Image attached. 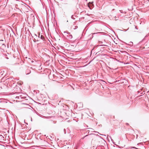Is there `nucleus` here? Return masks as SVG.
Masks as SVG:
<instances>
[{
	"instance_id": "obj_4",
	"label": "nucleus",
	"mask_w": 149,
	"mask_h": 149,
	"mask_svg": "<svg viewBox=\"0 0 149 149\" xmlns=\"http://www.w3.org/2000/svg\"><path fill=\"white\" fill-rule=\"evenodd\" d=\"M38 38H40V34L39 33H38Z\"/></svg>"
},
{
	"instance_id": "obj_2",
	"label": "nucleus",
	"mask_w": 149,
	"mask_h": 149,
	"mask_svg": "<svg viewBox=\"0 0 149 149\" xmlns=\"http://www.w3.org/2000/svg\"><path fill=\"white\" fill-rule=\"evenodd\" d=\"M40 38L42 39L43 40V39H44V37L42 35H41Z\"/></svg>"
},
{
	"instance_id": "obj_1",
	"label": "nucleus",
	"mask_w": 149,
	"mask_h": 149,
	"mask_svg": "<svg viewBox=\"0 0 149 149\" xmlns=\"http://www.w3.org/2000/svg\"><path fill=\"white\" fill-rule=\"evenodd\" d=\"M65 35L68 39H70L72 38V36L70 33H65Z\"/></svg>"
},
{
	"instance_id": "obj_5",
	"label": "nucleus",
	"mask_w": 149,
	"mask_h": 149,
	"mask_svg": "<svg viewBox=\"0 0 149 149\" xmlns=\"http://www.w3.org/2000/svg\"><path fill=\"white\" fill-rule=\"evenodd\" d=\"M48 56L49 58H50L49 56H48L47 55V58L48 57Z\"/></svg>"
},
{
	"instance_id": "obj_3",
	"label": "nucleus",
	"mask_w": 149,
	"mask_h": 149,
	"mask_svg": "<svg viewBox=\"0 0 149 149\" xmlns=\"http://www.w3.org/2000/svg\"><path fill=\"white\" fill-rule=\"evenodd\" d=\"M34 37L35 38H36L38 39V38H37V35L35 34Z\"/></svg>"
}]
</instances>
